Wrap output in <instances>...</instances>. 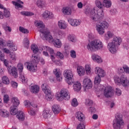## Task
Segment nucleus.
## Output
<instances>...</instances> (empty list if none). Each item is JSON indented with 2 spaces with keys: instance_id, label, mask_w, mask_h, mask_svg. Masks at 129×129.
I'll return each mask as SVG.
<instances>
[{
  "instance_id": "1",
  "label": "nucleus",
  "mask_w": 129,
  "mask_h": 129,
  "mask_svg": "<svg viewBox=\"0 0 129 129\" xmlns=\"http://www.w3.org/2000/svg\"><path fill=\"white\" fill-rule=\"evenodd\" d=\"M95 5L99 9L96 10L95 8L92 9L90 7H86L84 13L86 16L90 17L93 22H98L104 16L103 10H101L103 9V2H101L100 0H95Z\"/></svg>"
},
{
  "instance_id": "2",
  "label": "nucleus",
  "mask_w": 129,
  "mask_h": 129,
  "mask_svg": "<svg viewBox=\"0 0 129 129\" xmlns=\"http://www.w3.org/2000/svg\"><path fill=\"white\" fill-rule=\"evenodd\" d=\"M40 36L43 40H46L49 43H53L54 47L56 48H61L62 47V41H61V40L59 39H53V37L51 35V33H50L49 30H45L43 31H41Z\"/></svg>"
},
{
  "instance_id": "3",
  "label": "nucleus",
  "mask_w": 129,
  "mask_h": 129,
  "mask_svg": "<svg viewBox=\"0 0 129 129\" xmlns=\"http://www.w3.org/2000/svg\"><path fill=\"white\" fill-rule=\"evenodd\" d=\"M120 44H121V38L119 36H115L111 41L107 43V48L111 54H115Z\"/></svg>"
},
{
  "instance_id": "4",
  "label": "nucleus",
  "mask_w": 129,
  "mask_h": 129,
  "mask_svg": "<svg viewBox=\"0 0 129 129\" xmlns=\"http://www.w3.org/2000/svg\"><path fill=\"white\" fill-rule=\"evenodd\" d=\"M104 47L103 42L100 39H96L90 42L87 45L88 51L95 52L98 50H102Z\"/></svg>"
},
{
  "instance_id": "5",
  "label": "nucleus",
  "mask_w": 129,
  "mask_h": 129,
  "mask_svg": "<svg viewBox=\"0 0 129 129\" xmlns=\"http://www.w3.org/2000/svg\"><path fill=\"white\" fill-rule=\"evenodd\" d=\"M97 91H103V94L105 97H112L114 95V91L112 87L109 85L103 86L99 85L96 88Z\"/></svg>"
},
{
  "instance_id": "6",
  "label": "nucleus",
  "mask_w": 129,
  "mask_h": 129,
  "mask_svg": "<svg viewBox=\"0 0 129 129\" xmlns=\"http://www.w3.org/2000/svg\"><path fill=\"white\" fill-rule=\"evenodd\" d=\"M109 28V24L106 21H101L96 23L95 29L99 35H104L105 30Z\"/></svg>"
},
{
  "instance_id": "7",
  "label": "nucleus",
  "mask_w": 129,
  "mask_h": 129,
  "mask_svg": "<svg viewBox=\"0 0 129 129\" xmlns=\"http://www.w3.org/2000/svg\"><path fill=\"white\" fill-rule=\"evenodd\" d=\"M124 124L122 115L119 113H117L115 116V121L113 123V126L115 129H120L122 128Z\"/></svg>"
},
{
  "instance_id": "8",
  "label": "nucleus",
  "mask_w": 129,
  "mask_h": 129,
  "mask_svg": "<svg viewBox=\"0 0 129 129\" xmlns=\"http://www.w3.org/2000/svg\"><path fill=\"white\" fill-rule=\"evenodd\" d=\"M12 102L13 105L10 108V113L12 115H16L18 113V106L20 105V100L17 97H13L12 99Z\"/></svg>"
},
{
  "instance_id": "9",
  "label": "nucleus",
  "mask_w": 129,
  "mask_h": 129,
  "mask_svg": "<svg viewBox=\"0 0 129 129\" xmlns=\"http://www.w3.org/2000/svg\"><path fill=\"white\" fill-rule=\"evenodd\" d=\"M63 76L68 84L72 85L73 83L74 75L72 71L66 70L63 72Z\"/></svg>"
},
{
  "instance_id": "10",
  "label": "nucleus",
  "mask_w": 129,
  "mask_h": 129,
  "mask_svg": "<svg viewBox=\"0 0 129 129\" xmlns=\"http://www.w3.org/2000/svg\"><path fill=\"white\" fill-rule=\"evenodd\" d=\"M55 97H70V93L66 89H62L60 92H57Z\"/></svg>"
},
{
  "instance_id": "11",
  "label": "nucleus",
  "mask_w": 129,
  "mask_h": 129,
  "mask_svg": "<svg viewBox=\"0 0 129 129\" xmlns=\"http://www.w3.org/2000/svg\"><path fill=\"white\" fill-rule=\"evenodd\" d=\"M41 88L43 92H44V93L45 94V95L47 97H49L50 95H51V93H52L51 88L49 87L47 84H43L41 85Z\"/></svg>"
},
{
  "instance_id": "12",
  "label": "nucleus",
  "mask_w": 129,
  "mask_h": 129,
  "mask_svg": "<svg viewBox=\"0 0 129 129\" xmlns=\"http://www.w3.org/2000/svg\"><path fill=\"white\" fill-rule=\"evenodd\" d=\"M26 66L27 70L30 72H36L37 70H38L37 64L34 62L31 61L28 62L27 63Z\"/></svg>"
},
{
  "instance_id": "13",
  "label": "nucleus",
  "mask_w": 129,
  "mask_h": 129,
  "mask_svg": "<svg viewBox=\"0 0 129 129\" xmlns=\"http://www.w3.org/2000/svg\"><path fill=\"white\" fill-rule=\"evenodd\" d=\"M94 72L95 74H96L97 76L102 77V78H103V77L106 75L105 71L99 67H96L95 68Z\"/></svg>"
},
{
  "instance_id": "14",
  "label": "nucleus",
  "mask_w": 129,
  "mask_h": 129,
  "mask_svg": "<svg viewBox=\"0 0 129 129\" xmlns=\"http://www.w3.org/2000/svg\"><path fill=\"white\" fill-rule=\"evenodd\" d=\"M83 86L86 90L92 88V81L90 79H84L83 81Z\"/></svg>"
},
{
  "instance_id": "15",
  "label": "nucleus",
  "mask_w": 129,
  "mask_h": 129,
  "mask_svg": "<svg viewBox=\"0 0 129 129\" xmlns=\"http://www.w3.org/2000/svg\"><path fill=\"white\" fill-rule=\"evenodd\" d=\"M35 5L37 8L40 9V10H44L47 8V2L44 0H37L35 3Z\"/></svg>"
},
{
  "instance_id": "16",
  "label": "nucleus",
  "mask_w": 129,
  "mask_h": 129,
  "mask_svg": "<svg viewBox=\"0 0 129 129\" xmlns=\"http://www.w3.org/2000/svg\"><path fill=\"white\" fill-rule=\"evenodd\" d=\"M7 70L10 75H12V76H14L15 78L18 77V70H17L16 67H12V66H10L8 67Z\"/></svg>"
},
{
  "instance_id": "17",
  "label": "nucleus",
  "mask_w": 129,
  "mask_h": 129,
  "mask_svg": "<svg viewBox=\"0 0 129 129\" xmlns=\"http://www.w3.org/2000/svg\"><path fill=\"white\" fill-rule=\"evenodd\" d=\"M42 50H43V51L42 52L43 55H44V56H45L46 57L49 56V53H48V52H49L50 54H54V50L49 47L48 46H43L42 47Z\"/></svg>"
},
{
  "instance_id": "18",
  "label": "nucleus",
  "mask_w": 129,
  "mask_h": 129,
  "mask_svg": "<svg viewBox=\"0 0 129 129\" xmlns=\"http://www.w3.org/2000/svg\"><path fill=\"white\" fill-rule=\"evenodd\" d=\"M42 18L45 20L47 19H53L54 18V14L53 12L49 11L48 10H45L41 15Z\"/></svg>"
},
{
  "instance_id": "19",
  "label": "nucleus",
  "mask_w": 129,
  "mask_h": 129,
  "mask_svg": "<svg viewBox=\"0 0 129 129\" xmlns=\"http://www.w3.org/2000/svg\"><path fill=\"white\" fill-rule=\"evenodd\" d=\"M53 73L55 75L57 81H62V73L60 69H54Z\"/></svg>"
},
{
  "instance_id": "20",
  "label": "nucleus",
  "mask_w": 129,
  "mask_h": 129,
  "mask_svg": "<svg viewBox=\"0 0 129 129\" xmlns=\"http://www.w3.org/2000/svg\"><path fill=\"white\" fill-rule=\"evenodd\" d=\"M35 26L38 28L39 29H41L40 30V35L42 34V32H44L45 30H48V29H45V24H44V23L42 21L40 20H36L35 22ZM41 37V35H40Z\"/></svg>"
},
{
  "instance_id": "21",
  "label": "nucleus",
  "mask_w": 129,
  "mask_h": 129,
  "mask_svg": "<svg viewBox=\"0 0 129 129\" xmlns=\"http://www.w3.org/2000/svg\"><path fill=\"white\" fill-rule=\"evenodd\" d=\"M6 43H5V40L3 39L2 38H0V48L1 50H3L4 53H6V54H10V53H11V50L7 48H4V47H6Z\"/></svg>"
},
{
  "instance_id": "22",
  "label": "nucleus",
  "mask_w": 129,
  "mask_h": 129,
  "mask_svg": "<svg viewBox=\"0 0 129 129\" xmlns=\"http://www.w3.org/2000/svg\"><path fill=\"white\" fill-rule=\"evenodd\" d=\"M74 11V8H71L69 7H63L62 9V12L63 15H67L70 16L72 14V12Z\"/></svg>"
},
{
  "instance_id": "23",
  "label": "nucleus",
  "mask_w": 129,
  "mask_h": 129,
  "mask_svg": "<svg viewBox=\"0 0 129 129\" xmlns=\"http://www.w3.org/2000/svg\"><path fill=\"white\" fill-rule=\"evenodd\" d=\"M68 22L73 27H78V26H79L81 24V21L77 19H69Z\"/></svg>"
},
{
  "instance_id": "24",
  "label": "nucleus",
  "mask_w": 129,
  "mask_h": 129,
  "mask_svg": "<svg viewBox=\"0 0 129 129\" xmlns=\"http://www.w3.org/2000/svg\"><path fill=\"white\" fill-rule=\"evenodd\" d=\"M92 59L94 61V62H96L98 64H100V63H102V58L101 56H99L97 54H93L92 55Z\"/></svg>"
},
{
  "instance_id": "25",
  "label": "nucleus",
  "mask_w": 129,
  "mask_h": 129,
  "mask_svg": "<svg viewBox=\"0 0 129 129\" xmlns=\"http://www.w3.org/2000/svg\"><path fill=\"white\" fill-rule=\"evenodd\" d=\"M57 25L58 28H59L61 30H66V29L68 27V24H67V23H66L65 21L62 20L58 21Z\"/></svg>"
},
{
  "instance_id": "26",
  "label": "nucleus",
  "mask_w": 129,
  "mask_h": 129,
  "mask_svg": "<svg viewBox=\"0 0 129 129\" xmlns=\"http://www.w3.org/2000/svg\"><path fill=\"white\" fill-rule=\"evenodd\" d=\"M73 87L74 91L79 92V91L81 90V88H82V86L81 85V83H80V82H75L74 83Z\"/></svg>"
},
{
  "instance_id": "27",
  "label": "nucleus",
  "mask_w": 129,
  "mask_h": 129,
  "mask_svg": "<svg viewBox=\"0 0 129 129\" xmlns=\"http://www.w3.org/2000/svg\"><path fill=\"white\" fill-rule=\"evenodd\" d=\"M29 90L31 93H34L36 94L40 91V87L38 85H33L29 86Z\"/></svg>"
},
{
  "instance_id": "28",
  "label": "nucleus",
  "mask_w": 129,
  "mask_h": 129,
  "mask_svg": "<svg viewBox=\"0 0 129 129\" xmlns=\"http://www.w3.org/2000/svg\"><path fill=\"white\" fill-rule=\"evenodd\" d=\"M77 72L79 76H83V75H84L85 74V70L84 69V67L80 65L77 66Z\"/></svg>"
},
{
  "instance_id": "29",
  "label": "nucleus",
  "mask_w": 129,
  "mask_h": 129,
  "mask_svg": "<svg viewBox=\"0 0 129 129\" xmlns=\"http://www.w3.org/2000/svg\"><path fill=\"white\" fill-rule=\"evenodd\" d=\"M112 6V2L111 0H103V7L106 9H109L111 8Z\"/></svg>"
},
{
  "instance_id": "30",
  "label": "nucleus",
  "mask_w": 129,
  "mask_h": 129,
  "mask_svg": "<svg viewBox=\"0 0 129 129\" xmlns=\"http://www.w3.org/2000/svg\"><path fill=\"white\" fill-rule=\"evenodd\" d=\"M16 117L19 120L23 121V120H25V113L22 111H18L17 113Z\"/></svg>"
},
{
  "instance_id": "31",
  "label": "nucleus",
  "mask_w": 129,
  "mask_h": 129,
  "mask_svg": "<svg viewBox=\"0 0 129 129\" xmlns=\"http://www.w3.org/2000/svg\"><path fill=\"white\" fill-rule=\"evenodd\" d=\"M12 3L14 6H15L16 9H20L23 8V5L21 4H24L23 2L20 0H14V1H12Z\"/></svg>"
},
{
  "instance_id": "32",
  "label": "nucleus",
  "mask_w": 129,
  "mask_h": 129,
  "mask_svg": "<svg viewBox=\"0 0 129 129\" xmlns=\"http://www.w3.org/2000/svg\"><path fill=\"white\" fill-rule=\"evenodd\" d=\"M23 103L25 106H26V107H27L28 108H30L31 107H37L36 104H34L32 103V102H30V101L28 100H25Z\"/></svg>"
},
{
  "instance_id": "33",
  "label": "nucleus",
  "mask_w": 129,
  "mask_h": 129,
  "mask_svg": "<svg viewBox=\"0 0 129 129\" xmlns=\"http://www.w3.org/2000/svg\"><path fill=\"white\" fill-rule=\"evenodd\" d=\"M85 72L87 74V75H90L92 73L91 71V64L87 63L85 65L84 67Z\"/></svg>"
},
{
  "instance_id": "34",
  "label": "nucleus",
  "mask_w": 129,
  "mask_h": 129,
  "mask_svg": "<svg viewBox=\"0 0 129 129\" xmlns=\"http://www.w3.org/2000/svg\"><path fill=\"white\" fill-rule=\"evenodd\" d=\"M67 39L69 42L72 43H76L77 42V38L74 34H69L67 36Z\"/></svg>"
},
{
  "instance_id": "35",
  "label": "nucleus",
  "mask_w": 129,
  "mask_h": 129,
  "mask_svg": "<svg viewBox=\"0 0 129 129\" xmlns=\"http://www.w3.org/2000/svg\"><path fill=\"white\" fill-rule=\"evenodd\" d=\"M76 117L79 120V121H83L85 119L84 115L81 112H77L76 114Z\"/></svg>"
},
{
  "instance_id": "36",
  "label": "nucleus",
  "mask_w": 129,
  "mask_h": 129,
  "mask_svg": "<svg viewBox=\"0 0 129 129\" xmlns=\"http://www.w3.org/2000/svg\"><path fill=\"white\" fill-rule=\"evenodd\" d=\"M52 111L55 113V114H58L60 111H61V108L60 106L57 104H54L52 106Z\"/></svg>"
},
{
  "instance_id": "37",
  "label": "nucleus",
  "mask_w": 129,
  "mask_h": 129,
  "mask_svg": "<svg viewBox=\"0 0 129 129\" xmlns=\"http://www.w3.org/2000/svg\"><path fill=\"white\" fill-rule=\"evenodd\" d=\"M113 32L111 31H108L106 33L104 34V38L106 40H109V39H111L112 37L114 36Z\"/></svg>"
},
{
  "instance_id": "38",
  "label": "nucleus",
  "mask_w": 129,
  "mask_h": 129,
  "mask_svg": "<svg viewBox=\"0 0 129 129\" xmlns=\"http://www.w3.org/2000/svg\"><path fill=\"white\" fill-rule=\"evenodd\" d=\"M0 115L2 117H8L10 113L6 109H1L0 110Z\"/></svg>"
},
{
  "instance_id": "39",
  "label": "nucleus",
  "mask_w": 129,
  "mask_h": 129,
  "mask_svg": "<svg viewBox=\"0 0 129 129\" xmlns=\"http://www.w3.org/2000/svg\"><path fill=\"white\" fill-rule=\"evenodd\" d=\"M105 100L107 105H109L110 104V107H111V108H112V107L114 106L115 105L114 102L111 101V100H110L109 97H106L105 99Z\"/></svg>"
},
{
  "instance_id": "40",
  "label": "nucleus",
  "mask_w": 129,
  "mask_h": 129,
  "mask_svg": "<svg viewBox=\"0 0 129 129\" xmlns=\"http://www.w3.org/2000/svg\"><path fill=\"white\" fill-rule=\"evenodd\" d=\"M20 80L22 83H27L28 82V78L24 73L20 74Z\"/></svg>"
},
{
  "instance_id": "41",
  "label": "nucleus",
  "mask_w": 129,
  "mask_h": 129,
  "mask_svg": "<svg viewBox=\"0 0 129 129\" xmlns=\"http://www.w3.org/2000/svg\"><path fill=\"white\" fill-rule=\"evenodd\" d=\"M32 61L30 62H32V63H34V64H38L39 63V61H40V56L38 55H32Z\"/></svg>"
},
{
  "instance_id": "42",
  "label": "nucleus",
  "mask_w": 129,
  "mask_h": 129,
  "mask_svg": "<svg viewBox=\"0 0 129 129\" xmlns=\"http://www.w3.org/2000/svg\"><path fill=\"white\" fill-rule=\"evenodd\" d=\"M0 9H2V10H4V16L6 17V18H9L10 15V11H8L5 7H4V6L3 5L0 4Z\"/></svg>"
},
{
  "instance_id": "43",
  "label": "nucleus",
  "mask_w": 129,
  "mask_h": 129,
  "mask_svg": "<svg viewBox=\"0 0 129 129\" xmlns=\"http://www.w3.org/2000/svg\"><path fill=\"white\" fill-rule=\"evenodd\" d=\"M2 83L6 85H9L10 84V79L6 76H4L2 77Z\"/></svg>"
},
{
  "instance_id": "44",
  "label": "nucleus",
  "mask_w": 129,
  "mask_h": 129,
  "mask_svg": "<svg viewBox=\"0 0 129 129\" xmlns=\"http://www.w3.org/2000/svg\"><path fill=\"white\" fill-rule=\"evenodd\" d=\"M31 48L32 51H33V53L34 54H37L38 52H39V48L38 47V46L37 45L34 44H32L31 46Z\"/></svg>"
},
{
  "instance_id": "45",
  "label": "nucleus",
  "mask_w": 129,
  "mask_h": 129,
  "mask_svg": "<svg viewBox=\"0 0 129 129\" xmlns=\"http://www.w3.org/2000/svg\"><path fill=\"white\" fill-rule=\"evenodd\" d=\"M56 35L57 38L62 39V38H64V37H65V33L61 30H58L56 32Z\"/></svg>"
},
{
  "instance_id": "46",
  "label": "nucleus",
  "mask_w": 129,
  "mask_h": 129,
  "mask_svg": "<svg viewBox=\"0 0 129 129\" xmlns=\"http://www.w3.org/2000/svg\"><path fill=\"white\" fill-rule=\"evenodd\" d=\"M42 116L44 118H49L51 117V114L49 112V110H45L43 112Z\"/></svg>"
},
{
  "instance_id": "47",
  "label": "nucleus",
  "mask_w": 129,
  "mask_h": 129,
  "mask_svg": "<svg viewBox=\"0 0 129 129\" xmlns=\"http://www.w3.org/2000/svg\"><path fill=\"white\" fill-rule=\"evenodd\" d=\"M17 69L20 74L24 73L23 70H24V64L22 63H19L17 64Z\"/></svg>"
},
{
  "instance_id": "48",
  "label": "nucleus",
  "mask_w": 129,
  "mask_h": 129,
  "mask_svg": "<svg viewBox=\"0 0 129 129\" xmlns=\"http://www.w3.org/2000/svg\"><path fill=\"white\" fill-rule=\"evenodd\" d=\"M85 104L87 106H91L93 105V101L89 99H86L85 100Z\"/></svg>"
},
{
  "instance_id": "49",
  "label": "nucleus",
  "mask_w": 129,
  "mask_h": 129,
  "mask_svg": "<svg viewBox=\"0 0 129 129\" xmlns=\"http://www.w3.org/2000/svg\"><path fill=\"white\" fill-rule=\"evenodd\" d=\"M3 29H4L6 32H12V28H11L10 26H8L7 23H5L3 25Z\"/></svg>"
},
{
  "instance_id": "50",
  "label": "nucleus",
  "mask_w": 129,
  "mask_h": 129,
  "mask_svg": "<svg viewBox=\"0 0 129 129\" xmlns=\"http://www.w3.org/2000/svg\"><path fill=\"white\" fill-rule=\"evenodd\" d=\"M71 105L72 106H73V107H76L77 106H78V101H77V99H76V98H74L72 99Z\"/></svg>"
},
{
  "instance_id": "51",
  "label": "nucleus",
  "mask_w": 129,
  "mask_h": 129,
  "mask_svg": "<svg viewBox=\"0 0 129 129\" xmlns=\"http://www.w3.org/2000/svg\"><path fill=\"white\" fill-rule=\"evenodd\" d=\"M30 45V41H29V39L28 38H25L23 40V45L25 48H28Z\"/></svg>"
},
{
  "instance_id": "52",
  "label": "nucleus",
  "mask_w": 129,
  "mask_h": 129,
  "mask_svg": "<svg viewBox=\"0 0 129 129\" xmlns=\"http://www.w3.org/2000/svg\"><path fill=\"white\" fill-rule=\"evenodd\" d=\"M101 78H102V77H99L98 76H96L95 77V79H94L95 84H96L97 85V84H99V83L101 82Z\"/></svg>"
},
{
  "instance_id": "53",
  "label": "nucleus",
  "mask_w": 129,
  "mask_h": 129,
  "mask_svg": "<svg viewBox=\"0 0 129 129\" xmlns=\"http://www.w3.org/2000/svg\"><path fill=\"white\" fill-rule=\"evenodd\" d=\"M21 14L23 16H26L27 17H31V16H34V13L30 12L23 11L21 12Z\"/></svg>"
},
{
  "instance_id": "54",
  "label": "nucleus",
  "mask_w": 129,
  "mask_h": 129,
  "mask_svg": "<svg viewBox=\"0 0 129 129\" xmlns=\"http://www.w3.org/2000/svg\"><path fill=\"white\" fill-rule=\"evenodd\" d=\"M28 112L30 115H36V111L34 110V109L32 107L28 108Z\"/></svg>"
},
{
  "instance_id": "55",
  "label": "nucleus",
  "mask_w": 129,
  "mask_h": 129,
  "mask_svg": "<svg viewBox=\"0 0 129 129\" xmlns=\"http://www.w3.org/2000/svg\"><path fill=\"white\" fill-rule=\"evenodd\" d=\"M109 14L111 15V16H115V15L117 14V11L114 8L111 9L109 10Z\"/></svg>"
},
{
  "instance_id": "56",
  "label": "nucleus",
  "mask_w": 129,
  "mask_h": 129,
  "mask_svg": "<svg viewBox=\"0 0 129 129\" xmlns=\"http://www.w3.org/2000/svg\"><path fill=\"white\" fill-rule=\"evenodd\" d=\"M19 31H20L21 33H23V34H28V33H29V30H28L26 29H25L23 27H19Z\"/></svg>"
},
{
  "instance_id": "57",
  "label": "nucleus",
  "mask_w": 129,
  "mask_h": 129,
  "mask_svg": "<svg viewBox=\"0 0 129 129\" xmlns=\"http://www.w3.org/2000/svg\"><path fill=\"white\" fill-rule=\"evenodd\" d=\"M14 44L15 43H14V41H13V40H9L7 42V45L8 46V47H9V48H10V49H11V48L13 47Z\"/></svg>"
},
{
  "instance_id": "58",
  "label": "nucleus",
  "mask_w": 129,
  "mask_h": 129,
  "mask_svg": "<svg viewBox=\"0 0 129 129\" xmlns=\"http://www.w3.org/2000/svg\"><path fill=\"white\" fill-rule=\"evenodd\" d=\"M115 94L117 96H120V95H121V90L119 88H116Z\"/></svg>"
},
{
  "instance_id": "59",
  "label": "nucleus",
  "mask_w": 129,
  "mask_h": 129,
  "mask_svg": "<svg viewBox=\"0 0 129 129\" xmlns=\"http://www.w3.org/2000/svg\"><path fill=\"white\" fill-rule=\"evenodd\" d=\"M10 57H11V59L13 61H16V60H17V56L15 53L10 54Z\"/></svg>"
},
{
  "instance_id": "60",
  "label": "nucleus",
  "mask_w": 129,
  "mask_h": 129,
  "mask_svg": "<svg viewBox=\"0 0 129 129\" xmlns=\"http://www.w3.org/2000/svg\"><path fill=\"white\" fill-rule=\"evenodd\" d=\"M56 56H57V57H59V58L61 59H63L64 58V55H63V53L58 51L56 53Z\"/></svg>"
},
{
  "instance_id": "61",
  "label": "nucleus",
  "mask_w": 129,
  "mask_h": 129,
  "mask_svg": "<svg viewBox=\"0 0 129 129\" xmlns=\"http://www.w3.org/2000/svg\"><path fill=\"white\" fill-rule=\"evenodd\" d=\"M77 129H85V125H84V124L80 123L78 125Z\"/></svg>"
},
{
  "instance_id": "62",
  "label": "nucleus",
  "mask_w": 129,
  "mask_h": 129,
  "mask_svg": "<svg viewBox=\"0 0 129 129\" xmlns=\"http://www.w3.org/2000/svg\"><path fill=\"white\" fill-rule=\"evenodd\" d=\"M11 85L13 88H17L18 87V83L14 81L11 82Z\"/></svg>"
},
{
  "instance_id": "63",
  "label": "nucleus",
  "mask_w": 129,
  "mask_h": 129,
  "mask_svg": "<svg viewBox=\"0 0 129 129\" xmlns=\"http://www.w3.org/2000/svg\"><path fill=\"white\" fill-rule=\"evenodd\" d=\"M71 56L72 58H76V52L74 50L71 51Z\"/></svg>"
},
{
  "instance_id": "64",
  "label": "nucleus",
  "mask_w": 129,
  "mask_h": 129,
  "mask_svg": "<svg viewBox=\"0 0 129 129\" xmlns=\"http://www.w3.org/2000/svg\"><path fill=\"white\" fill-rule=\"evenodd\" d=\"M124 71L125 73L129 74V67L126 66H124Z\"/></svg>"
}]
</instances>
